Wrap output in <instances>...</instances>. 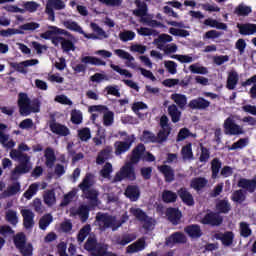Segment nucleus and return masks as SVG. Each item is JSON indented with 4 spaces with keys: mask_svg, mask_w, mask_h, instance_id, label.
<instances>
[{
    "mask_svg": "<svg viewBox=\"0 0 256 256\" xmlns=\"http://www.w3.org/2000/svg\"><path fill=\"white\" fill-rule=\"evenodd\" d=\"M37 191H39V184H31L28 190L24 193L25 199H32L34 195H37Z\"/></svg>",
    "mask_w": 256,
    "mask_h": 256,
    "instance_id": "62",
    "label": "nucleus"
},
{
    "mask_svg": "<svg viewBox=\"0 0 256 256\" xmlns=\"http://www.w3.org/2000/svg\"><path fill=\"white\" fill-rule=\"evenodd\" d=\"M223 127L225 135H245V129H243V126L235 123V120L231 117H228L224 121Z\"/></svg>",
    "mask_w": 256,
    "mask_h": 256,
    "instance_id": "9",
    "label": "nucleus"
},
{
    "mask_svg": "<svg viewBox=\"0 0 256 256\" xmlns=\"http://www.w3.org/2000/svg\"><path fill=\"white\" fill-rule=\"evenodd\" d=\"M135 163L128 162L124 166L120 168L118 172H116L114 178L112 179V183H121L123 179H127L128 181H136L137 174L135 173Z\"/></svg>",
    "mask_w": 256,
    "mask_h": 256,
    "instance_id": "4",
    "label": "nucleus"
},
{
    "mask_svg": "<svg viewBox=\"0 0 256 256\" xmlns=\"http://www.w3.org/2000/svg\"><path fill=\"white\" fill-rule=\"evenodd\" d=\"M137 237L133 234H124L120 238L116 240L117 245H122L125 247V245H129L132 241H135Z\"/></svg>",
    "mask_w": 256,
    "mask_h": 256,
    "instance_id": "52",
    "label": "nucleus"
},
{
    "mask_svg": "<svg viewBox=\"0 0 256 256\" xmlns=\"http://www.w3.org/2000/svg\"><path fill=\"white\" fill-rule=\"evenodd\" d=\"M70 121L73 123V125H81L83 123V113L81 110H72Z\"/></svg>",
    "mask_w": 256,
    "mask_h": 256,
    "instance_id": "48",
    "label": "nucleus"
},
{
    "mask_svg": "<svg viewBox=\"0 0 256 256\" xmlns=\"http://www.w3.org/2000/svg\"><path fill=\"white\" fill-rule=\"evenodd\" d=\"M113 155V146H106L104 149H102L97 157H96V163L97 165H104L105 161H109Z\"/></svg>",
    "mask_w": 256,
    "mask_h": 256,
    "instance_id": "19",
    "label": "nucleus"
},
{
    "mask_svg": "<svg viewBox=\"0 0 256 256\" xmlns=\"http://www.w3.org/2000/svg\"><path fill=\"white\" fill-rule=\"evenodd\" d=\"M147 247V243L145 242V238H139L136 242L129 245L126 249L127 253H139V251H143Z\"/></svg>",
    "mask_w": 256,
    "mask_h": 256,
    "instance_id": "26",
    "label": "nucleus"
},
{
    "mask_svg": "<svg viewBox=\"0 0 256 256\" xmlns=\"http://www.w3.org/2000/svg\"><path fill=\"white\" fill-rule=\"evenodd\" d=\"M144 154H145V145L143 143H140L132 150L130 163H134V165H137V163L141 161Z\"/></svg>",
    "mask_w": 256,
    "mask_h": 256,
    "instance_id": "22",
    "label": "nucleus"
},
{
    "mask_svg": "<svg viewBox=\"0 0 256 256\" xmlns=\"http://www.w3.org/2000/svg\"><path fill=\"white\" fill-rule=\"evenodd\" d=\"M249 145V138H240L237 142H234L231 146H227L228 151H236V149H245Z\"/></svg>",
    "mask_w": 256,
    "mask_h": 256,
    "instance_id": "44",
    "label": "nucleus"
},
{
    "mask_svg": "<svg viewBox=\"0 0 256 256\" xmlns=\"http://www.w3.org/2000/svg\"><path fill=\"white\" fill-rule=\"evenodd\" d=\"M78 137L82 141H89L91 139V129L85 127L78 131Z\"/></svg>",
    "mask_w": 256,
    "mask_h": 256,
    "instance_id": "64",
    "label": "nucleus"
},
{
    "mask_svg": "<svg viewBox=\"0 0 256 256\" xmlns=\"http://www.w3.org/2000/svg\"><path fill=\"white\" fill-rule=\"evenodd\" d=\"M43 199L45 205H47L48 207H53V205L57 203V198L55 197V190L51 189L45 191L43 194Z\"/></svg>",
    "mask_w": 256,
    "mask_h": 256,
    "instance_id": "39",
    "label": "nucleus"
},
{
    "mask_svg": "<svg viewBox=\"0 0 256 256\" xmlns=\"http://www.w3.org/2000/svg\"><path fill=\"white\" fill-rule=\"evenodd\" d=\"M200 223L202 225H210V227H221L223 225V216L215 211L208 210Z\"/></svg>",
    "mask_w": 256,
    "mask_h": 256,
    "instance_id": "8",
    "label": "nucleus"
},
{
    "mask_svg": "<svg viewBox=\"0 0 256 256\" xmlns=\"http://www.w3.org/2000/svg\"><path fill=\"white\" fill-rule=\"evenodd\" d=\"M253 13V9L251 6H247L244 3H240L235 9H234V15H237V17H249Z\"/></svg>",
    "mask_w": 256,
    "mask_h": 256,
    "instance_id": "30",
    "label": "nucleus"
},
{
    "mask_svg": "<svg viewBox=\"0 0 256 256\" xmlns=\"http://www.w3.org/2000/svg\"><path fill=\"white\" fill-rule=\"evenodd\" d=\"M209 183V180L205 177H195L190 182V187L194 189V191H202V189H205L207 187V184Z\"/></svg>",
    "mask_w": 256,
    "mask_h": 256,
    "instance_id": "27",
    "label": "nucleus"
},
{
    "mask_svg": "<svg viewBox=\"0 0 256 256\" xmlns=\"http://www.w3.org/2000/svg\"><path fill=\"white\" fill-rule=\"evenodd\" d=\"M130 213L137 219V221H140V223L143 224V229L146 231H150L151 227H153V218L149 217L145 211L141 208H130Z\"/></svg>",
    "mask_w": 256,
    "mask_h": 256,
    "instance_id": "7",
    "label": "nucleus"
},
{
    "mask_svg": "<svg viewBox=\"0 0 256 256\" xmlns=\"http://www.w3.org/2000/svg\"><path fill=\"white\" fill-rule=\"evenodd\" d=\"M115 121V113L113 111H107L103 115V125L105 127H111Z\"/></svg>",
    "mask_w": 256,
    "mask_h": 256,
    "instance_id": "56",
    "label": "nucleus"
},
{
    "mask_svg": "<svg viewBox=\"0 0 256 256\" xmlns=\"http://www.w3.org/2000/svg\"><path fill=\"white\" fill-rule=\"evenodd\" d=\"M223 167V162L219 158H214L211 161V177L212 179H219V171H221V168Z\"/></svg>",
    "mask_w": 256,
    "mask_h": 256,
    "instance_id": "36",
    "label": "nucleus"
},
{
    "mask_svg": "<svg viewBox=\"0 0 256 256\" xmlns=\"http://www.w3.org/2000/svg\"><path fill=\"white\" fill-rule=\"evenodd\" d=\"M60 35H65L63 38L61 49L63 53H71V51H75L77 47L75 46V43H77V38L73 34H71L69 31L62 29V32Z\"/></svg>",
    "mask_w": 256,
    "mask_h": 256,
    "instance_id": "10",
    "label": "nucleus"
},
{
    "mask_svg": "<svg viewBox=\"0 0 256 256\" xmlns=\"http://www.w3.org/2000/svg\"><path fill=\"white\" fill-rule=\"evenodd\" d=\"M18 109L22 117H29L31 113H39L41 111V101L39 98L31 100L27 93L20 92L18 94Z\"/></svg>",
    "mask_w": 256,
    "mask_h": 256,
    "instance_id": "3",
    "label": "nucleus"
},
{
    "mask_svg": "<svg viewBox=\"0 0 256 256\" xmlns=\"http://www.w3.org/2000/svg\"><path fill=\"white\" fill-rule=\"evenodd\" d=\"M14 245L16 249H22V247H25L27 245V237L24 233H18L14 237Z\"/></svg>",
    "mask_w": 256,
    "mask_h": 256,
    "instance_id": "49",
    "label": "nucleus"
},
{
    "mask_svg": "<svg viewBox=\"0 0 256 256\" xmlns=\"http://www.w3.org/2000/svg\"><path fill=\"white\" fill-rule=\"evenodd\" d=\"M168 114L171 117L172 123H179L181 121V111L177 108V105L172 104L168 107Z\"/></svg>",
    "mask_w": 256,
    "mask_h": 256,
    "instance_id": "38",
    "label": "nucleus"
},
{
    "mask_svg": "<svg viewBox=\"0 0 256 256\" xmlns=\"http://www.w3.org/2000/svg\"><path fill=\"white\" fill-rule=\"evenodd\" d=\"M181 155L183 159H193V145L191 143L182 147Z\"/></svg>",
    "mask_w": 256,
    "mask_h": 256,
    "instance_id": "57",
    "label": "nucleus"
},
{
    "mask_svg": "<svg viewBox=\"0 0 256 256\" xmlns=\"http://www.w3.org/2000/svg\"><path fill=\"white\" fill-rule=\"evenodd\" d=\"M118 135H120V137H124V141H116L114 143L116 156L123 155V153H127V151L131 149L133 142L137 139L135 137V134L128 135V133L125 131H119Z\"/></svg>",
    "mask_w": 256,
    "mask_h": 256,
    "instance_id": "5",
    "label": "nucleus"
},
{
    "mask_svg": "<svg viewBox=\"0 0 256 256\" xmlns=\"http://www.w3.org/2000/svg\"><path fill=\"white\" fill-rule=\"evenodd\" d=\"M173 41V37L169 34H161L158 38L154 39V45H156L159 49H163L164 43H171Z\"/></svg>",
    "mask_w": 256,
    "mask_h": 256,
    "instance_id": "43",
    "label": "nucleus"
},
{
    "mask_svg": "<svg viewBox=\"0 0 256 256\" xmlns=\"http://www.w3.org/2000/svg\"><path fill=\"white\" fill-rule=\"evenodd\" d=\"M216 210L218 211L217 213H219V215H221V213L227 215V213L231 211V203H229L227 198L219 200L216 203Z\"/></svg>",
    "mask_w": 256,
    "mask_h": 256,
    "instance_id": "32",
    "label": "nucleus"
},
{
    "mask_svg": "<svg viewBox=\"0 0 256 256\" xmlns=\"http://www.w3.org/2000/svg\"><path fill=\"white\" fill-rule=\"evenodd\" d=\"M96 221L102 223L104 229H112V231H117L123 225V221H118L115 216L107 213H98L96 215Z\"/></svg>",
    "mask_w": 256,
    "mask_h": 256,
    "instance_id": "6",
    "label": "nucleus"
},
{
    "mask_svg": "<svg viewBox=\"0 0 256 256\" xmlns=\"http://www.w3.org/2000/svg\"><path fill=\"white\" fill-rule=\"evenodd\" d=\"M140 141L143 143H157V136L149 130H144L140 137Z\"/></svg>",
    "mask_w": 256,
    "mask_h": 256,
    "instance_id": "46",
    "label": "nucleus"
},
{
    "mask_svg": "<svg viewBox=\"0 0 256 256\" xmlns=\"http://www.w3.org/2000/svg\"><path fill=\"white\" fill-rule=\"evenodd\" d=\"M91 187H93V174L87 173L79 184V189L82 190V193H85L86 191H89Z\"/></svg>",
    "mask_w": 256,
    "mask_h": 256,
    "instance_id": "35",
    "label": "nucleus"
},
{
    "mask_svg": "<svg viewBox=\"0 0 256 256\" xmlns=\"http://www.w3.org/2000/svg\"><path fill=\"white\" fill-rule=\"evenodd\" d=\"M162 201L163 203H176L177 202V193L171 190H164L162 192Z\"/></svg>",
    "mask_w": 256,
    "mask_h": 256,
    "instance_id": "45",
    "label": "nucleus"
},
{
    "mask_svg": "<svg viewBox=\"0 0 256 256\" xmlns=\"http://www.w3.org/2000/svg\"><path fill=\"white\" fill-rule=\"evenodd\" d=\"M187 243V236L183 232H174L166 238L165 245L167 247H174L175 245H185Z\"/></svg>",
    "mask_w": 256,
    "mask_h": 256,
    "instance_id": "12",
    "label": "nucleus"
},
{
    "mask_svg": "<svg viewBox=\"0 0 256 256\" xmlns=\"http://www.w3.org/2000/svg\"><path fill=\"white\" fill-rule=\"evenodd\" d=\"M166 216L172 225H179V223H181V217H183V214L180 210H178V208L169 207L166 209Z\"/></svg>",
    "mask_w": 256,
    "mask_h": 256,
    "instance_id": "17",
    "label": "nucleus"
},
{
    "mask_svg": "<svg viewBox=\"0 0 256 256\" xmlns=\"http://www.w3.org/2000/svg\"><path fill=\"white\" fill-rule=\"evenodd\" d=\"M51 223H53V215L51 214H45L44 216H42L39 220V228L42 231H45V229H47V227L49 225H51Z\"/></svg>",
    "mask_w": 256,
    "mask_h": 256,
    "instance_id": "50",
    "label": "nucleus"
},
{
    "mask_svg": "<svg viewBox=\"0 0 256 256\" xmlns=\"http://www.w3.org/2000/svg\"><path fill=\"white\" fill-rule=\"evenodd\" d=\"M158 171L164 175L166 183H173L175 181V170L169 165L158 166Z\"/></svg>",
    "mask_w": 256,
    "mask_h": 256,
    "instance_id": "24",
    "label": "nucleus"
},
{
    "mask_svg": "<svg viewBox=\"0 0 256 256\" xmlns=\"http://www.w3.org/2000/svg\"><path fill=\"white\" fill-rule=\"evenodd\" d=\"M237 83H239V73L232 70L228 73L226 87L229 89V91H233L235 90V87H237Z\"/></svg>",
    "mask_w": 256,
    "mask_h": 256,
    "instance_id": "28",
    "label": "nucleus"
},
{
    "mask_svg": "<svg viewBox=\"0 0 256 256\" xmlns=\"http://www.w3.org/2000/svg\"><path fill=\"white\" fill-rule=\"evenodd\" d=\"M111 173H113V164H111L110 162H106L100 170V175L104 179H111Z\"/></svg>",
    "mask_w": 256,
    "mask_h": 256,
    "instance_id": "53",
    "label": "nucleus"
},
{
    "mask_svg": "<svg viewBox=\"0 0 256 256\" xmlns=\"http://www.w3.org/2000/svg\"><path fill=\"white\" fill-rule=\"evenodd\" d=\"M39 63V60L37 59H31V60H25L20 63L12 62L10 63V67L12 69H15L18 73H23V75H27V69L25 67H33V65H37Z\"/></svg>",
    "mask_w": 256,
    "mask_h": 256,
    "instance_id": "14",
    "label": "nucleus"
},
{
    "mask_svg": "<svg viewBox=\"0 0 256 256\" xmlns=\"http://www.w3.org/2000/svg\"><path fill=\"white\" fill-rule=\"evenodd\" d=\"M135 5L138 9L133 11L134 15H136V17H145V15H147V3L141 0H135Z\"/></svg>",
    "mask_w": 256,
    "mask_h": 256,
    "instance_id": "41",
    "label": "nucleus"
},
{
    "mask_svg": "<svg viewBox=\"0 0 256 256\" xmlns=\"http://www.w3.org/2000/svg\"><path fill=\"white\" fill-rule=\"evenodd\" d=\"M6 221L10 223V225H17V223H19L17 212H15V210H8L6 212Z\"/></svg>",
    "mask_w": 256,
    "mask_h": 256,
    "instance_id": "60",
    "label": "nucleus"
},
{
    "mask_svg": "<svg viewBox=\"0 0 256 256\" xmlns=\"http://www.w3.org/2000/svg\"><path fill=\"white\" fill-rule=\"evenodd\" d=\"M254 83V85H253ZM242 87H249V85H253L250 89V97L251 99H256V74L242 82Z\"/></svg>",
    "mask_w": 256,
    "mask_h": 256,
    "instance_id": "40",
    "label": "nucleus"
},
{
    "mask_svg": "<svg viewBox=\"0 0 256 256\" xmlns=\"http://www.w3.org/2000/svg\"><path fill=\"white\" fill-rule=\"evenodd\" d=\"M48 29L46 32L40 34L41 39H53V35H61L63 32V29L57 27V26H48Z\"/></svg>",
    "mask_w": 256,
    "mask_h": 256,
    "instance_id": "37",
    "label": "nucleus"
},
{
    "mask_svg": "<svg viewBox=\"0 0 256 256\" xmlns=\"http://www.w3.org/2000/svg\"><path fill=\"white\" fill-rule=\"evenodd\" d=\"M46 9L50 15H53V11H61L62 9H65V3L63 0H48L46 3Z\"/></svg>",
    "mask_w": 256,
    "mask_h": 256,
    "instance_id": "29",
    "label": "nucleus"
},
{
    "mask_svg": "<svg viewBox=\"0 0 256 256\" xmlns=\"http://www.w3.org/2000/svg\"><path fill=\"white\" fill-rule=\"evenodd\" d=\"M171 99L174 101V103H176V105H178V107H180V109H183V107L187 105V96L184 94H172Z\"/></svg>",
    "mask_w": 256,
    "mask_h": 256,
    "instance_id": "47",
    "label": "nucleus"
},
{
    "mask_svg": "<svg viewBox=\"0 0 256 256\" xmlns=\"http://www.w3.org/2000/svg\"><path fill=\"white\" fill-rule=\"evenodd\" d=\"M214 239L221 241L222 245L225 247H231V245H233V239H235V234L232 231H226L224 233L219 232L214 234Z\"/></svg>",
    "mask_w": 256,
    "mask_h": 256,
    "instance_id": "16",
    "label": "nucleus"
},
{
    "mask_svg": "<svg viewBox=\"0 0 256 256\" xmlns=\"http://www.w3.org/2000/svg\"><path fill=\"white\" fill-rule=\"evenodd\" d=\"M124 195L127 197V199H130V201H139V197H141V191L139 190V186L137 185H128Z\"/></svg>",
    "mask_w": 256,
    "mask_h": 256,
    "instance_id": "23",
    "label": "nucleus"
},
{
    "mask_svg": "<svg viewBox=\"0 0 256 256\" xmlns=\"http://www.w3.org/2000/svg\"><path fill=\"white\" fill-rule=\"evenodd\" d=\"M178 197H180L184 205H187L188 207H193V205H195V199L193 198V194L187 191V188L185 187H182L178 190Z\"/></svg>",
    "mask_w": 256,
    "mask_h": 256,
    "instance_id": "20",
    "label": "nucleus"
},
{
    "mask_svg": "<svg viewBox=\"0 0 256 256\" xmlns=\"http://www.w3.org/2000/svg\"><path fill=\"white\" fill-rule=\"evenodd\" d=\"M89 211H91V209L89 208V206L87 205H81L79 208H78V215L80 217V221L82 223H85L87 222V219H89Z\"/></svg>",
    "mask_w": 256,
    "mask_h": 256,
    "instance_id": "51",
    "label": "nucleus"
},
{
    "mask_svg": "<svg viewBox=\"0 0 256 256\" xmlns=\"http://www.w3.org/2000/svg\"><path fill=\"white\" fill-rule=\"evenodd\" d=\"M23 151H31V148L27 144L21 143L18 149H12L10 151V158L19 163L11 173L12 181H17L15 175H25L32 169L31 156H28L27 153H23Z\"/></svg>",
    "mask_w": 256,
    "mask_h": 256,
    "instance_id": "1",
    "label": "nucleus"
},
{
    "mask_svg": "<svg viewBox=\"0 0 256 256\" xmlns=\"http://www.w3.org/2000/svg\"><path fill=\"white\" fill-rule=\"evenodd\" d=\"M86 199L90 201L91 207H97L99 203V192L95 189L87 190L86 192H83Z\"/></svg>",
    "mask_w": 256,
    "mask_h": 256,
    "instance_id": "33",
    "label": "nucleus"
},
{
    "mask_svg": "<svg viewBox=\"0 0 256 256\" xmlns=\"http://www.w3.org/2000/svg\"><path fill=\"white\" fill-rule=\"evenodd\" d=\"M44 157L46 159L45 165L48 169H53L55 167V161H57V156H55V150L53 148L48 147L44 151Z\"/></svg>",
    "mask_w": 256,
    "mask_h": 256,
    "instance_id": "25",
    "label": "nucleus"
},
{
    "mask_svg": "<svg viewBox=\"0 0 256 256\" xmlns=\"http://www.w3.org/2000/svg\"><path fill=\"white\" fill-rule=\"evenodd\" d=\"M81 63H85V65H96L97 67H105V65H107L106 61H103L101 58H97L95 56H85L81 59Z\"/></svg>",
    "mask_w": 256,
    "mask_h": 256,
    "instance_id": "31",
    "label": "nucleus"
},
{
    "mask_svg": "<svg viewBox=\"0 0 256 256\" xmlns=\"http://www.w3.org/2000/svg\"><path fill=\"white\" fill-rule=\"evenodd\" d=\"M172 128H161L156 136V143H165L167 139H169V135H171Z\"/></svg>",
    "mask_w": 256,
    "mask_h": 256,
    "instance_id": "42",
    "label": "nucleus"
},
{
    "mask_svg": "<svg viewBox=\"0 0 256 256\" xmlns=\"http://www.w3.org/2000/svg\"><path fill=\"white\" fill-rule=\"evenodd\" d=\"M89 233H91V225L87 224L79 231L77 236L78 242L83 243Z\"/></svg>",
    "mask_w": 256,
    "mask_h": 256,
    "instance_id": "59",
    "label": "nucleus"
},
{
    "mask_svg": "<svg viewBox=\"0 0 256 256\" xmlns=\"http://www.w3.org/2000/svg\"><path fill=\"white\" fill-rule=\"evenodd\" d=\"M64 27L69 29V31H75L76 33H83V28L79 26V24L72 20L64 21Z\"/></svg>",
    "mask_w": 256,
    "mask_h": 256,
    "instance_id": "54",
    "label": "nucleus"
},
{
    "mask_svg": "<svg viewBox=\"0 0 256 256\" xmlns=\"http://www.w3.org/2000/svg\"><path fill=\"white\" fill-rule=\"evenodd\" d=\"M210 105H211V102H209L207 99L203 97H198L196 99H192L189 102L188 107L190 109H198L199 111H203L208 107H210Z\"/></svg>",
    "mask_w": 256,
    "mask_h": 256,
    "instance_id": "18",
    "label": "nucleus"
},
{
    "mask_svg": "<svg viewBox=\"0 0 256 256\" xmlns=\"http://www.w3.org/2000/svg\"><path fill=\"white\" fill-rule=\"evenodd\" d=\"M90 27H91L92 31H94V33H96V35L95 34H87V33H85V31H83V33H80V35H83L86 39H107V37H109L107 35V32H105V30H103V28L98 26L97 23L92 22L90 24Z\"/></svg>",
    "mask_w": 256,
    "mask_h": 256,
    "instance_id": "13",
    "label": "nucleus"
},
{
    "mask_svg": "<svg viewBox=\"0 0 256 256\" xmlns=\"http://www.w3.org/2000/svg\"><path fill=\"white\" fill-rule=\"evenodd\" d=\"M184 233H187L191 239H199L203 236L201 226L199 224H190L184 228Z\"/></svg>",
    "mask_w": 256,
    "mask_h": 256,
    "instance_id": "21",
    "label": "nucleus"
},
{
    "mask_svg": "<svg viewBox=\"0 0 256 256\" xmlns=\"http://www.w3.org/2000/svg\"><path fill=\"white\" fill-rule=\"evenodd\" d=\"M119 39L120 41H123V43H127V41H133V39H135V32L131 30L120 32Z\"/></svg>",
    "mask_w": 256,
    "mask_h": 256,
    "instance_id": "63",
    "label": "nucleus"
},
{
    "mask_svg": "<svg viewBox=\"0 0 256 256\" xmlns=\"http://www.w3.org/2000/svg\"><path fill=\"white\" fill-rule=\"evenodd\" d=\"M50 131L55 133V135H60V137H67L70 135L69 128L61 123H57V119L55 116H52L50 121L48 122Z\"/></svg>",
    "mask_w": 256,
    "mask_h": 256,
    "instance_id": "11",
    "label": "nucleus"
},
{
    "mask_svg": "<svg viewBox=\"0 0 256 256\" xmlns=\"http://www.w3.org/2000/svg\"><path fill=\"white\" fill-rule=\"evenodd\" d=\"M188 137H193V133L188 128H181L176 137L177 143L185 141Z\"/></svg>",
    "mask_w": 256,
    "mask_h": 256,
    "instance_id": "58",
    "label": "nucleus"
},
{
    "mask_svg": "<svg viewBox=\"0 0 256 256\" xmlns=\"http://www.w3.org/2000/svg\"><path fill=\"white\" fill-rule=\"evenodd\" d=\"M238 29L240 35H255L256 33V24L246 23L238 24Z\"/></svg>",
    "mask_w": 256,
    "mask_h": 256,
    "instance_id": "34",
    "label": "nucleus"
},
{
    "mask_svg": "<svg viewBox=\"0 0 256 256\" xmlns=\"http://www.w3.org/2000/svg\"><path fill=\"white\" fill-rule=\"evenodd\" d=\"M109 252L107 251V246L103 244H97L96 248L94 249V252H92L93 256H108Z\"/></svg>",
    "mask_w": 256,
    "mask_h": 256,
    "instance_id": "61",
    "label": "nucleus"
},
{
    "mask_svg": "<svg viewBox=\"0 0 256 256\" xmlns=\"http://www.w3.org/2000/svg\"><path fill=\"white\" fill-rule=\"evenodd\" d=\"M189 71H191V73H194L196 75H207V73H209V70L207 69V67L199 66L198 64L190 65Z\"/></svg>",
    "mask_w": 256,
    "mask_h": 256,
    "instance_id": "55",
    "label": "nucleus"
},
{
    "mask_svg": "<svg viewBox=\"0 0 256 256\" xmlns=\"http://www.w3.org/2000/svg\"><path fill=\"white\" fill-rule=\"evenodd\" d=\"M21 215L23 217V226L26 229H33L35 227V213L31 209H22Z\"/></svg>",
    "mask_w": 256,
    "mask_h": 256,
    "instance_id": "15",
    "label": "nucleus"
},
{
    "mask_svg": "<svg viewBox=\"0 0 256 256\" xmlns=\"http://www.w3.org/2000/svg\"><path fill=\"white\" fill-rule=\"evenodd\" d=\"M240 189L235 190L231 195V201L233 203H237L238 205H242L247 201V192L255 193L256 190V176L252 179L240 178L237 183Z\"/></svg>",
    "mask_w": 256,
    "mask_h": 256,
    "instance_id": "2",
    "label": "nucleus"
}]
</instances>
